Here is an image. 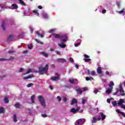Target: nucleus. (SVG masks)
<instances>
[{
    "label": "nucleus",
    "mask_w": 125,
    "mask_h": 125,
    "mask_svg": "<svg viewBox=\"0 0 125 125\" xmlns=\"http://www.w3.org/2000/svg\"><path fill=\"white\" fill-rule=\"evenodd\" d=\"M83 57L85 59H83V60L84 61V62H89V61H91V59H89L90 58V57L86 54H84Z\"/></svg>",
    "instance_id": "9d476101"
},
{
    "label": "nucleus",
    "mask_w": 125,
    "mask_h": 125,
    "mask_svg": "<svg viewBox=\"0 0 125 125\" xmlns=\"http://www.w3.org/2000/svg\"><path fill=\"white\" fill-rule=\"evenodd\" d=\"M19 1H20L21 5H23L24 6L26 5V4H25V2H24V1H23L22 0H19Z\"/></svg>",
    "instance_id": "ea45409f"
},
{
    "label": "nucleus",
    "mask_w": 125,
    "mask_h": 125,
    "mask_svg": "<svg viewBox=\"0 0 125 125\" xmlns=\"http://www.w3.org/2000/svg\"><path fill=\"white\" fill-rule=\"evenodd\" d=\"M15 107L16 108H18L19 109H20V107H22V105L21 104H20L19 103H17L15 104Z\"/></svg>",
    "instance_id": "4be33fe9"
},
{
    "label": "nucleus",
    "mask_w": 125,
    "mask_h": 125,
    "mask_svg": "<svg viewBox=\"0 0 125 125\" xmlns=\"http://www.w3.org/2000/svg\"><path fill=\"white\" fill-rule=\"evenodd\" d=\"M5 110L4 108L2 107H0V114H4Z\"/></svg>",
    "instance_id": "c85d7f7f"
},
{
    "label": "nucleus",
    "mask_w": 125,
    "mask_h": 125,
    "mask_svg": "<svg viewBox=\"0 0 125 125\" xmlns=\"http://www.w3.org/2000/svg\"><path fill=\"white\" fill-rule=\"evenodd\" d=\"M57 99H58L59 102H60L61 101V98L60 97V96H58L57 97Z\"/></svg>",
    "instance_id": "09e8293b"
},
{
    "label": "nucleus",
    "mask_w": 125,
    "mask_h": 125,
    "mask_svg": "<svg viewBox=\"0 0 125 125\" xmlns=\"http://www.w3.org/2000/svg\"><path fill=\"white\" fill-rule=\"evenodd\" d=\"M87 72L89 76H92V77H94L95 76H96V73L95 72V71H90L89 69H88L87 70Z\"/></svg>",
    "instance_id": "9b49d317"
},
{
    "label": "nucleus",
    "mask_w": 125,
    "mask_h": 125,
    "mask_svg": "<svg viewBox=\"0 0 125 125\" xmlns=\"http://www.w3.org/2000/svg\"><path fill=\"white\" fill-rule=\"evenodd\" d=\"M84 123H85V119H80L76 121L75 125H84Z\"/></svg>",
    "instance_id": "39448f33"
},
{
    "label": "nucleus",
    "mask_w": 125,
    "mask_h": 125,
    "mask_svg": "<svg viewBox=\"0 0 125 125\" xmlns=\"http://www.w3.org/2000/svg\"><path fill=\"white\" fill-rule=\"evenodd\" d=\"M112 89H113V88H107L105 91V93H106L107 94H110V93H111V92H112Z\"/></svg>",
    "instance_id": "aec40b11"
},
{
    "label": "nucleus",
    "mask_w": 125,
    "mask_h": 125,
    "mask_svg": "<svg viewBox=\"0 0 125 125\" xmlns=\"http://www.w3.org/2000/svg\"><path fill=\"white\" fill-rule=\"evenodd\" d=\"M23 71H24V69L23 68H21L19 70V72L20 73H22V72H23Z\"/></svg>",
    "instance_id": "bf43d9fd"
},
{
    "label": "nucleus",
    "mask_w": 125,
    "mask_h": 125,
    "mask_svg": "<svg viewBox=\"0 0 125 125\" xmlns=\"http://www.w3.org/2000/svg\"><path fill=\"white\" fill-rule=\"evenodd\" d=\"M39 101L40 102L42 108H45L46 107V104L45 103V100L43 97L42 96L39 95L37 97Z\"/></svg>",
    "instance_id": "f03ea898"
},
{
    "label": "nucleus",
    "mask_w": 125,
    "mask_h": 125,
    "mask_svg": "<svg viewBox=\"0 0 125 125\" xmlns=\"http://www.w3.org/2000/svg\"><path fill=\"white\" fill-rule=\"evenodd\" d=\"M42 15L45 19H47V18H48V15L45 12H42Z\"/></svg>",
    "instance_id": "a878e982"
},
{
    "label": "nucleus",
    "mask_w": 125,
    "mask_h": 125,
    "mask_svg": "<svg viewBox=\"0 0 125 125\" xmlns=\"http://www.w3.org/2000/svg\"><path fill=\"white\" fill-rule=\"evenodd\" d=\"M50 89H51L52 90L53 89V87H52V86H50Z\"/></svg>",
    "instance_id": "774afa93"
},
{
    "label": "nucleus",
    "mask_w": 125,
    "mask_h": 125,
    "mask_svg": "<svg viewBox=\"0 0 125 125\" xmlns=\"http://www.w3.org/2000/svg\"><path fill=\"white\" fill-rule=\"evenodd\" d=\"M50 51H54V48H50Z\"/></svg>",
    "instance_id": "338daca9"
},
{
    "label": "nucleus",
    "mask_w": 125,
    "mask_h": 125,
    "mask_svg": "<svg viewBox=\"0 0 125 125\" xmlns=\"http://www.w3.org/2000/svg\"><path fill=\"white\" fill-rule=\"evenodd\" d=\"M23 16H30V14H26V12H25V11H23Z\"/></svg>",
    "instance_id": "49530a36"
},
{
    "label": "nucleus",
    "mask_w": 125,
    "mask_h": 125,
    "mask_svg": "<svg viewBox=\"0 0 125 125\" xmlns=\"http://www.w3.org/2000/svg\"><path fill=\"white\" fill-rule=\"evenodd\" d=\"M35 98H36V96H35L34 95H33L31 96V102H32V103H35Z\"/></svg>",
    "instance_id": "c756f323"
},
{
    "label": "nucleus",
    "mask_w": 125,
    "mask_h": 125,
    "mask_svg": "<svg viewBox=\"0 0 125 125\" xmlns=\"http://www.w3.org/2000/svg\"><path fill=\"white\" fill-rule=\"evenodd\" d=\"M125 103V100L124 99H120L118 101L117 104L119 105L121 108L123 109H125V105L123 104Z\"/></svg>",
    "instance_id": "0eeeda50"
},
{
    "label": "nucleus",
    "mask_w": 125,
    "mask_h": 125,
    "mask_svg": "<svg viewBox=\"0 0 125 125\" xmlns=\"http://www.w3.org/2000/svg\"><path fill=\"white\" fill-rule=\"evenodd\" d=\"M87 101V98L84 97L82 99V104H85V102Z\"/></svg>",
    "instance_id": "bb28decb"
},
{
    "label": "nucleus",
    "mask_w": 125,
    "mask_h": 125,
    "mask_svg": "<svg viewBox=\"0 0 125 125\" xmlns=\"http://www.w3.org/2000/svg\"><path fill=\"white\" fill-rule=\"evenodd\" d=\"M85 80L86 81H92V80H93V78H92V77H86L85 78Z\"/></svg>",
    "instance_id": "72a5a7b5"
},
{
    "label": "nucleus",
    "mask_w": 125,
    "mask_h": 125,
    "mask_svg": "<svg viewBox=\"0 0 125 125\" xmlns=\"http://www.w3.org/2000/svg\"><path fill=\"white\" fill-rule=\"evenodd\" d=\"M100 114L102 117V121H104L106 119V115H104L103 112H101Z\"/></svg>",
    "instance_id": "a211bd4d"
},
{
    "label": "nucleus",
    "mask_w": 125,
    "mask_h": 125,
    "mask_svg": "<svg viewBox=\"0 0 125 125\" xmlns=\"http://www.w3.org/2000/svg\"><path fill=\"white\" fill-rule=\"evenodd\" d=\"M31 78H34V75H29L28 77L23 78V80H28V79H31Z\"/></svg>",
    "instance_id": "2f4dec72"
},
{
    "label": "nucleus",
    "mask_w": 125,
    "mask_h": 125,
    "mask_svg": "<svg viewBox=\"0 0 125 125\" xmlns=\"http://www.w3.org/2000/svg\"><path fill=\"white\" fill-rule=\"evenodd\" d=\"M69 82L71 83H72L73 84H77L78 83V80L77 79H69Z\"/></svg>",
    "instance_id": "4468645a"
},
{
    "label": "nucleus",
    "mask_w": 125,
    "mask_h": 125,
    "mask_svg": "<svg viewBox=\"0 0 125 125\" xmlns=\"http://www.w3.org/2000/svg\"><path fill=\"white\" fill-rule=\"evenodd\" d=\"M36 42H37L38 43H40V44H42L43 43L42 41L35 39Z\"/></svg>",
    "instance_id": "a18cd8bd"
},
{
    "label": "nucleus",
    "mask_w": 125,
    "mask_h": 125,
    "mask_svg": "<svg viewBox=\"0 0 125 125\" xmlns=\"http://www.w3.org/2000/svg\"><path fill=\"white\" fill-rule=\"evenodd\" d=\"M51 80L52 81H59L60 80V75L58 74V73H56L55 76L51 78Z\"/></svg>",
    "instance_id": "6e6552de"
},
{
    "label": "nucleus",
    "mask_w": 125,
    "mask_h": 125,
    "mask_svg": "<svg viewBox=\"0 0 125 125\" xmlns=\"http://www.w3.org/2000/svg\"><path fill=\"white\" fill-rule=\"evenodd\" d=\"M67 100H68L67 99V98L66 97H63V101H64V102H67Z\"/></svg>",
    "instance_id": "8fccbe9b"
},
{
    "label": "nucleus",
    "mask_w": 125,
    "mask_h": 125,
    "mask_svg": "<svg viewBox=\"0 0 125 125\" xmlns=\"http://www.w3.org/2000/svg\"><path fill=\"white\" fill-rule=\"evenodd\" d=\"M29 28L31 33H33V31H34V29L33 28V27H32V26H30Z\"/></svg>",
    "instance_id": "4d7b16f0"
},
{
    "label": "nucleus",
    "mask_w": 125,
    "mask_h": 125,
    "mask_svg": "<svg viewBox=\"0 0 125 125\" xmlns=\"http://www.w3.org/2000/svg\"><path fill=\"white\" fill-rule=\"evenodd\" d=\"M33 83H29L27 85V87H31V86H33Z\"/></svg>",
    "instance_id": "de8ad7c7"
},
{
    "label": "nucleus",
    "mask_w": 125,
    "mask_h": 125,
    "mask_svg": "<svg viewBox=\"0 0 125 125\" xmlns=\"http://www.w3.org/2000/svg\"><path fill=\"white\" fill-rule=\"evenodd\" d=\"M32 12L33 13H35V14H36V15L37 16H39L40 15V14L38 12V10H33Z\"/></svg>",
    "instance_id": "f704fd0d"
},
{
    "label": "nucleus",
    "mask_w": 125,
    "mask_h": 125,
    "mask_svg": "<svg viewBox=\"0 0 125 125\" xmlns=\"http://www.w3.org/2000/svg\"><path fill=\"white\" fill-rule=\"evenodd\" d=\"M23 53H24V54L28 53V50L23 51Z\"/></svg>",
    "instance_id": "e2e57ef3"
},
{
    "label": "nucleus",
    "mask_w": 125,
    "mask_h": 125,
    "mask_svg": "<svg viewBox=\"0 0 125 125\" xmlns=\"http://www.w3.org/2000/svg\"><path fill=\"white\" fill-rule=\"evenodd\" d=\"M36 34H37L39 37H41V38H43V37H44V33L41 34L39 31H36Z\"/></svg>",
    "instance_id": "b1692460"
},
{
    "label": "nucleus",
    "mask_w": 125,
    "mask_h": 125,
    "mask_svg": "<svg viewBox=\"0 0 125 125\" xmlns=\"http://www.w3.org/2000/svg\"><path fill=\"white\" fill-rule=\"evenodd\" d=\"M56 31H57L56 28L52 29L48 31V33L49 34H52V33H54Z\"/></svg>",
    "instance_id": "393cba45"
},
{
    "label": "nucleus",
    "mask_w": 125,
    "mask_h": 125,
    "mask_svg": "<svg viewBox=\"0 0 125 125\" xmlns=\"http://www.w3.org/2000/svg\"><path fill=\"white\" fill-rule=\"evenodd\" d=\"M102 13H103V14L106 13V10H102Z\"/></svg>",
    "instance_id": "680f3d73"
},
{
    "label": "nucleus",
    "mask_w": 125,
    "mask_h": 125,
    "mask_svg": "<svg viewBox=\"0 0 125 125\" xmlns=\"http://www.w3.org/2000/svg\"><path fill=\"white\" fill-rule=\"evenodd\" d=\"M69 61H70V62H74V59H73V58H70Z\"/></svg>",
    "instance_id": "6e6d98bb"
},
{
    "label": "nucleus",
    "mask_w": 125,
    "mask_h": 125,
    "mask_svg": "<svg viewBox=\"0 0 125 125\" xmlns=\"http://www.w3.org/2000/svg\"><path fill=\"white\" fill-rule=\"evenodd\" d=\"M82 42V40L79 39L77 40V43H75L74 44V46H75V47H78V46H79V45H81V43Z\"/></svg>",
    "instance_id": "dca6fc26"
},
{
    "label": "nucleus",
    "mask_w": 125,
    "mask_h": 125,
    "mask_svg": "<svg viewBox=\"0 0 125 125\" xmlns=\"http://www.w3.org/2000/svg\"><path fill=\"white\" fill-rule=\"evenodd\" d=\"M51 36L55 39H60L61 40V43H58V45L61 48H65V47H66V44H65V42H66L68 40V36H67V35H62L61 34L53 33L52 34Z\"/></svg>",
    "instance_id": "f257e3e1"
},
{
    "label": "nucleus",
    "mask_w": 125,
    "mask_h": 125,
    "mask_svg": "<svg viewBox=\"0 0 125 125\" xmlns=\"http://www.w3.org/2000/svg\"><path fill=\"white\" fill-rule=\"evenodd\" d=\"M41 54H42V55H43V56H44V57H48V54L45 53V52H42L41 53Z\"/></svg>",
    "instance_id": "cd10ccee"
},
{
    "label": "nucleus",
    "mask_w": 125,
    "mask_h": 125,
    "mask_svg": "<svg viewBox=\"0 0 125 125\" xmlns=\"http://www.w3.org/2000/svg\"><path fill=\"white\" fill-rule=\"evenodd\" d=\"M42 116L43 118H46V117H47V115L45 114H42Z\"/></svg>",
    "instance_id": "864d4df0"
},
{
    "label": "nucleus",
    "mask_w": 125,
    "mask_h": 125,
    "mask_svg": "<svg viewBox=\"0 0 125 125\" xmlns=\"http://www.w3.org/2000/svg\"><path fill=\"white\" fill-rule=\"evenodd\" d=\"M82 90L83 91H87L88 90V88L87 87H83L81 88Z\"/></svg>",
    "instance_id": "c03bdc74"
},
{
    "label": "nucleus",
    "mask_w": 125,
    "mask_h": 125,
    "mask_svg": "<svg viewBox=\"0 0 125 125\" xmlns=\"http://www.w3.org/2000/svg\"><path fill=\"white\" fill-rule=\"evenodd\" d=\"M56 62H58V63H65L66 62V61L65 59L63 58H59L57 59L56 60Z\"/></svg>",
    "instance_id": "f8f14e48"
},
{
    "label": "nucleus",
    "mask_w": 125,
    "mask_h": 125,
    "mask_svg": "<svg viewBox=\"0 0 125 125\" xmlns=\"http://www.w3.org/2000/svg\"><path fill=\"white\" fill-rule=\"evenodd\" d=\"M80 109H81V107H80V106H76V107L72 108L70 109V113H72V114H76L78 113L79 111H80Z\"/></svg>",
    "instance_id": "423d86ee"
},
{
    "label": "nucleus",
    "mask_w": 125,
    "mask_h": 125,
    "mask_svg": "<svg viewBox=\"0 0 125 125\" xmlns=\"http://www.w3.org/2000/svg\"><path fill=\"white\" fill-rule=\"evenodd\" d=\"M116 112L118 113V114H121L123 117H125V113L123 112L122 111H120L119 109H116Z\"/></svg>",
    "instance_id": "412c9836"
},
{
    "label": "nucleus",
    "mask_w": 125,
    "mask_h": 125,
    "mask_svg": "<svg viewBox=\"0 0 125 125\" xmlns=\"http://www.w3.org/2000/svg\"><path fill=\"white\" fill-rule=\"evenodd\" d=\"M77 103H78V101H77V99H73L72 100V102H71V105H74V104H76V107H77L78 106V104H77Z\"/></svg>",
    "instance_id": "f3484780"
},
{
    "label": "nucleus",
    "mask_w": 125,
    "mask_h": 125,
    "mask_svg": "<svg viewBox=\"0 0 125 125\" xmlns=\"http://www.w3.org/2000/svg\"><path fill=\"white\" fill-rule=\"evenodd\" d=\"M82 89H78L77 90V92L78 94H81V93H82L83 91H82Z\"/></svg>",
    "instance_id": "58836bf2"
},
{
    "label": "nucleus",
    "mask_w": 125,
    "mask_h": 125,
    "mask_svg": "<svg viewBox=\"0 0 125 125\" xmlns=\"http://www.w3.org/2000/svg\"><path fill=\"white\" fill-rule=\"evenodd\" d=\"M3 60H7L6 59L0 58V61H3Z\"/></svg>",
    "instance_id": "052dcab7"
},
{
    "label": "nucleus",
    "mask_w": 125,
    "mask_h": 125,
    "mask_svg": "<svg viewBox=\"0 0 125 125\" xmlns=\"http://www.w3.org/2000/svg\"><path fill=\"white\" fill-rule=\"evenodd\" d=\"M34 72V69H29L27 70L25 73H24L23 75H26V74H30V73H33Z\"/></svg>",
    "instance_id": "5701e85b"
},
{
    "label": "nucleus",
    "mask_w": 125,
    "mask_h": 125,
    "mask_svg": "<svg viewBox=\"0 0 125 125\" xmlns=\"http://www.w3.org/2000/svg\"><path fill=\"white\" fill-rule=\"evenodd\" d=\"M13 38H14V36H13V35H9L8 37V41H10L12 40Z\"/></svg>",
    "instance_id": "e433bc0d"
},
{
    "label": "nucleus",
    "mask_w": 125,
    "mask_h": 125,
    "mask_svg": "<svg viewBox=\"0 0 125 125\" xmlns=\"http://www.w3.org/2000/svg\"><path fill=\"white\" fill-rule=\"evenodd\" d=\"M119 91L120 92L121 95L122 96H125V91H124V89H123V85L122 84H120L119 86V88L116 89V92L115 93V95H117V93L119 92Z\"/></svg>",
    "instance_id": "7ed1b4c3"
},
{
    "label": "nucleus",
    "mask_w": 125,
    "mask_h": 125,
    "mask_svg": "<svg viewBox=\"0 0 125 125\" xmlns=\"http://www.w3.org/2000/svg\"><path fill=\"white\" fill-rule=\"evenodd\" d=\"M28 49H33V44L30 43L28 45Z\"/></svg>",
    "instance_id": "c9c22d12"
},
{
    "label": "nucleus",
    "mask_w": 125,
    "mask_h": 125,
    "mask_svg": "<svg viewBox=\"0 0 125 125\" xmlns=\"http://www.w3.org/2000/svg\"><path fill=\"white\" fill-rule=\"evenodd\" d=\"M101 120V118L100 117H93L92 118V124H94L95 123H96L97 121H100Z\"/></svg>",
    "instance_id": "ddd939ff"
},
{
    "label": "nucleus",
    "mask_w": 125,
    "mask_h": 125,
    "mask_svg": "<svg viewBox=\"0 0 125 125\" xmlns=\"http://www.w3.org/2000/svg\"><path fill=\"white\" fill-rule=\"evenodd\" d=\"M99 91H98V90H95L93 91L94 93H95V94H97V92H99Z\"/></svg>",
    "instance_id": "5fc2aeb1"
},
{
    "label": "nucleus",
    "mask_w": 125,
    "mask_h": 125,
    "mask_svg": "<svg viewBox=\"0 0 125 125\" xmlns=\"http://www.w3.org/2000/svg\"><path fill=\"white\" fill-rule=\"evenodd\" d=\"M97 73L99 75V76L101 77L103 76V73H102V68L98 67L97 69Z\"/></svg>",
    "instance_id": "1a4fd4ad"
},
{
    "label": "nucleus",
    "mask_w": 125,
    "mask_h": 125,
    "mask_svg": "<svg viewBox=\"0 0 125 125\" xmlns=\"http://www.w3.org/2000/svg\"><path fill=\"white\" fill-rule=\"evenodd\" d=\"M6 25V23H5L4 22H3L2 24V28L3 29V30H5V26Z\"/></svg>",
    "instance_id": "4c0bfd02"
},
{
    "label": "nucleus",
    "mask_w": 125,
    "mask_h": 125,
    "mask_svg": "<svg viewBox=\"0 0 125 125\" xmlns=\"http://www.w3.org/2000/svg\"><path fill=\"white\" fill-rule=\"evenodd\" d=\"M13 120L15 123H16V122H17V116H16V115H14Z\"/></svg>",
    "instance_id": "a19ab883"
},
{
    "label": "nucleus",
    "mask_w": 125,
    "mask_h": 125,
    "mask_svg": "<svg viewBox=\"0 0 125 125\" xmlns=\"http://www.w3.org/2000/svg\"><path fill=\"white\" fill-rule=\"evenodd\" d=\"M75 67L77 68V69H79V65L76 64L75 65Z\"/></svg>",
    "instance_id": "69168bd1"
},
{
    "label": "nucleus",
    "mask_w": 125,
    "mask_h": 125,
    "mask_svg": "<svg viewBox=\"0 0 125 125\" xmlns=\"http://www.w3.org/2000/svg\"><path fill=\"white\" fill-rule=\"evenodd\" d=\"M105 75H107V76H109V75H110V72H109L108 71H106L105 72Z\"/></svg>",
    "instance_id": "13d9d810"
},
{
    "label": "nucleus",
    "mask_w": 125,
    "mask_h": 125,
    "mask_svg": "<svg viewBox=\"0 0 125 125\" xmlns=\"http://www.w3.org/2000/svg\"><path fill=\"white\" fill-rule=\"evenodd\" d=\"M115 85V83H114V82L113 81H110L109 84H108V86L110 88H113V86Z\"/></svg>",
    "instance_id": "6ab92c4d"
},
{
    "label": "nucleus",
    "mask_w": 125,
    "mask_h": 125,
    "mask_svg": "<svg viewBox=\"0 0 125 125\" xmlns=\"http://www.w3.org/2000/svg\"><path fill=\"white\" fill-rule=\"evenodd\" d=\"M112 99H107L106 101L107 102V103H111V100H112Z\"/></svg>",
    "instance_id": "3c124183"
},
{
    "label": "nucleus",
    "mask_w": 125,
    "mask_h": 125,
    "mask_svg": "<svg viewBox=\"0 0 125 125\" xmlns=\"http://www.w3.org/2000/svg\"><path fill=\"white\" fill-rule=\"evenodd\" d=\"M4 101L5 103H8V102H9V101L8 100V99L7 98V97H5L4 98Z\"/></svg>",
    "instance_id": "79ce46f5"
},
{
    "label": "nucleus",
    "mask_w": 125,
    "mask_h": 125,
    "mask_svg": "<svg viewBox=\"0 0 125 125\" xmlns=\"http://www.w3.org/2000/svg\"><path fill=\"white\" fill-rule=\"evenodd\" d=\"M48 70V64H46L44 67H41L39 68V72L40 75H42L43 73L47 72Z\"/></svg>",
    "instance_id": "20e7f679"
},
{
    "label": "nucleus",
    "mask_w": 125,
    "mask_h": 125,
    "mask_svg": "<svg viewBox=\"0 0 125 125\" xmlns=\"http://www.w3.org/2000/svg\"><path fill=\"white\" fill-rule=\"evenodd\" d=\"M10 9H17L18 8V5L16 4H12L10 7H9Z\"/></svg>",
    "instance_id": "2eb2a0df"
},
{
    "label": "nucleus",
    "mask_w": 125,
    "mask_h": 125,
    "mask_svg": "<svg viewBox=\"0 0 125 125\" xmlns=\"http://www.w3.org/2000/svg\"><path fill=\"white\" fill-rule=\"evenodd\" d=\"M55 52L57 54H58V55H60V54H61V52L60 51H55Z\"/></svg>",
    "instance_id": "603ef678"
},
{
    "label": "nucleus",
    "mask_w": 125,
    "mask_h": 125,
    "mask_svg": "<svg viewBox=\"0 0 125 125\" xmlns=\"http://www.w3.org/2000/svg\"><path fill=\"white\" fill-rule=\"evenodd\" d=\"M125 9H123L121 11H118V12L119 14H123V15H125Z\"/></svg>",
    "instance_id": "7c9ffc66"
},
{
    "label": "nucleus",
    "mask_w": 125,
    "mask_h": 125,
    "mask_svg": "<svg viewBox=\"0 0 125 125\" xmlns=\"http://www.w3.org/2000/svg\"><path fill=\"white\" fill-rule=\"evenodd\" d=\"M111 103L114 107H116V106H117V101H115L112 102Z\"/></svg>",
    "instance_id": "37998d69"
},
{
    "label": "nucleus",
    "mask_w": 125,
    "mask_h": 125,
    "mask_svg": "<svg viewBox=\"0 0 125 125\" xmlns=\"http://www.w3.org/2000/svg\"><path fill=\"white\" fill-rule=\"evenodd\" d=\"M0 7H1V8H6V4L5 3L1 4H0Z\"/></svg>",
    "instance_id": "473e14b6"
},
{
    "label": "nucleus",
    "mask_w": 125,
    "mask_h": 125,
    "mask_svg": "<svg viewBox=\"0 0 125 125\" xmlns=\"http://www.w3.org/2000/svg\"><path fill=\"white\" fill-rule=\"evenodd\" d=\"M38 8H39V9H42V7L41 5H39V6H38Z\"/></svg>",
    "instance_id": "0e129e2a"
}]
</instances>
